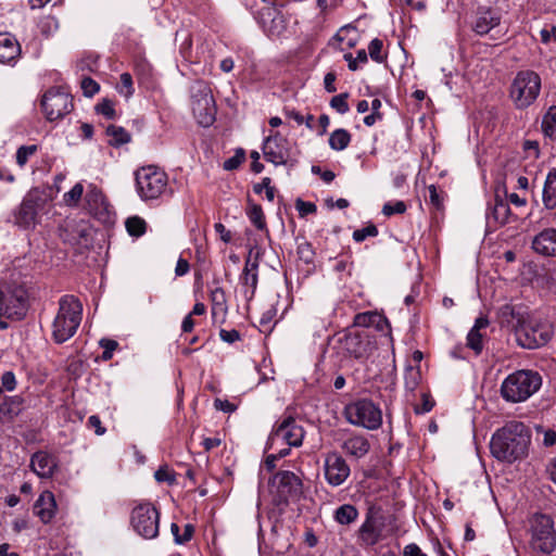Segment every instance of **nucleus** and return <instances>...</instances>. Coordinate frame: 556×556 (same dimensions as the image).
Wrapping results in <instances>:
<instances>
[{
  "instance_id": "f257e3e1",
  "label": "nucleus",
  "mask_w": 556,
  "mask_h": 556,
  "mask_svg": "<svg viewBox=\"0 0 556 556\" xmlns=\"http://www.w3.org/2000/svg\"><path fill=\"white\" fill-rule=\"evenodd\" d=\"M531 432L521 421H509L497 429L490 442L491 454L501 462L514 463L527 456Z\"/></svg>"
},
{
  "instance_id": "f03ea898",
  "label": "nucleus",
  "mask_w": 556,
  "mask_h": 556,
  "mask_svg": "<svg viewBox=\"0 0 556 556\" xmlns=\"http://www.w3.org/2000/svg\"><path fill=\"white\" fill-rule=\"evenodd\" d=\"M399 531L396 517L388 514L377 503H369L364 520L357 529L356 543L363 549H370Z\"/></svg>"
},
{
  "instance_id": "7ed1b4c3",
  "label": "nucleus",
  "mask_w": 556,
  "mask_h": 556,
  "mask_svg": "<svg viewBox=\"0 0 556 556\" xmlns=\"http://www.w3.org/2000/svg\"><path fill=\"white\" fill-rule=\"evenodd\" d=\"M83 318V304L72 294L59 300V309L52 324V339L61 344L70 340L77 331Z\"/></svg>"
},
{
  "instance_id": "20e7f679",
  "label": "nucleus",
  "mask_w": 556,
  "mask_h": 556,
  "mask_svg": "<svg viewBox=\"0 0 556 556\" xmlns=\"http://www.w3.org/2000/svg\"><path fill=\"white\" fill-rule=\"evenodd\" d=\"M542 386V377L538 371L521 369L508 375L502 386L501 394L510 403H519L532 396Z\"/></svg>"
},
{
  "instance_id": "39448f33",
  "label": "nucleus",
  "mask_w": 556,
  "mask_h": 556,
  "mask_svg": "<svg viewBox=\"0 0 556 556\" xmlns=\"http://www.w3.org/2000/svg\"><path fill=\"white\" fill-rule=\"evenodd\" d=\"M136 191L144 201H154L172 192L168 189V176L157 166H141L135 172Z\"/></svg>"
},
{
  "instance_id": "423d86ee",
  "label": "nucleus",
  "mask_w": 556,
  "mask_h": 556,
  "mask_svg": "<svg viewBox=\"0 0 556 556\" xmlns=\"http://www.w3.org/2000/svg\"><path fill=\"white\" fill-rule=\"evenodd\" d=\"M541 88L542 80L536 72L519 71L509 86V99L517 110L528 109L539 98Z\"/></svg>"
},
{
  "instance_id": "0eeeda50",
  "label": "nucleus",
  "mask_w": 556,
  "mask_h": 556,
  "mask_svg": "<svg viewBox=\"0 0 556 556\" xmlns=\"http://www.w3.org/2000/svg\"><path fill=\"white\" fill-rule=\"evenodd\" d=\"M529 546L535 553L548 555L556 548V530L548 515L534 514L529 519Z\"/></svg>"
},
{
  "instance_id": "6e6552de",
  "label": "nucleus",
  "mask_w": 556,
  "mask_h": 556,
  "mask_svg": "<svg viewBox=\"0 0 556 556\" xmlns=\"http://www.w3.org/2000/svg\"><path fill=\"white\" fill-rule=\"evenodd\" d=\"M28 306L29 294L24 285L13 282L0 286V315L21 320L26 316Z\"/></svg>"
},
{
  "instance_id": "1a4fd4ad",
  "label": "nucleus",
  "mask_w": 556,
  "mask_h": 556,
  "mask_svg": "<svg viewBox=\"0 0 556 556\" xmlns=\"http://www.w3.org/2000/svg\"><path fill=\"white\" fill-rule=\"evenodd\" d=\"M517 341L525 349H538L547 344L553 337V326L546 319L529 314L518 327Z\"/></svg>"
},
{
  "instance_id": "9d476101",
  "label": "nucleus",
  "mask_w": 556,
  "mask_h": 556,
  "mask_svg": "<svg viewBox=\"0 0 556 556\" xmlns=\"http://www.w3.org/2000/svg\"><path fill=\"white\" fill-rule=\"evenodd\" d=\"M191 109L199 125L208 127L215 122L216 105L210 84L195 80L190 87Z\"/></svg>"
},
{
  "instance_id": "9b49d317",
  "label": "nucleus",
  "mask_w": 556,
  "mask_h": 556,
  "mask_svg": "<svg viewBox=\"0 0 556 556\" xmlns=\"http://www.w3.org/2000/svg\"><path fill=\"white\" fill-rule=\"evenodd\" d=\"M346 420L357 427L377 430L382 425V412L371 400L362 399L345 406Z\"/></svg>"
},
{
  "instance_id": "f8f14e48",
  "label": "nucleus",
  "mask_w": 556,
  "mask_h": 556,
  "mask_svg": "<svg viewBox=\"0 0 556 556\" xmlns=\"http://www.w3.org/2000/svg\"><path fill=\"white\" fill-rule=\"evenodd\" d=\"M305 435L302 425L292 416H286L278 421L268 438V447L274 450L279 445L299 447Z\"/></svg>"
},
{
  "instance_id": "ddd939ff",
  "label": "nucleus",
  "mask_w": 556,
  "mask_h": 556,
  "mask_svg": "<svg viewBox=\"0 0 556 556\" xmlns=\"http://www.w3.org/2000/svg\"><path fill=\"white\" fill-rule=\"evenodd\" d=\"M270 492L277 505H286L301 497L303 483L295 473L287 470L279 471L271 480Z\"/></svg>"
},
{
  "instance_id": "4468645a",
  "label": "nucleus",
  "mask_w": 556,
  "mask_h": 556,
  "mask_svg": "<svg viewBox=\"0 0 556 556\" xmlns=\"http://www.w3.org/2000/svg\"><path fill=\"white\" fill-rule=\"evenodd\" d=\"M130 523L140 536L154 539L159 535L160 513L149 503L140 504L132 509Z\"/></svg>"
},
{
  "instance_id": "2eb2a0df",
  "label": "nucleus",
  "mask_w": 556,
  "mask_h": 556,
  "mask_svg": "<svg viewBox=\"0 0 556 556\" xmlns=\"http://www.w3.org/2000/svg\"><path fill=\"white\" fill-rule=\"evenodd\" d=\"M41 108L50 122L63 118L73 110L70 94L60 88L49 89L42 97Z\"/></svg>"
},
{
  "instance_id": "dca6fc26",
  "label": "nucleus",
  "mask_w": 556,
  "mask_h": 556,
  "mask_svg": "<svg viewBox=\"0 0 556 556\" xmlns=\"http://www.w3.org/2000/svg\"><path fill=\"white\" fill-rule=\"evenodd\" d=\"M342 350L355 359H367L376 349L375 341L366 330L350 331L340 340Z\"/></svg>"
},
{
  "instance_id": "f3484780",
  "label": "nucleus",
  "mask_w": 556,
  "mask_h": 556,
  "mask_svg": "<svg viewBox=\"0 0 556 556\" xmlns=\"http://www.w3.org/2000/svg\"><path fill=\"white\" fill-rule=\"evenodd\" d=\"M350 475V465L341 454L329 452L325 455L324 476L329 485L333 488L342 485Z\"/></svg>"
},
{
  "instance_id": "a211bd4d",
  "label": "nucleus",
  "mask_w": 556,
  "mask_h": 556,
  "mask_svg": "<svg viewBox=\"0 0 556 556\" xmlns=\"http://www.w3.org/2000/svg\"><path fill=\"white\" fill-rule=\"evenodd\" d=\"M262 150L266 161L275 165L286 164L289 161V142L279 131L270 134L264 140Z\"/></svg>"
},
{
  "instance_id": "6ab92c4d",
  "label": "nucleus",
  "mask_w": 556,
  "mask_h": 556,
  "mask_svg": "<svg viewBox=\"0 0 556 556\" xmlns=\"http://www.w3.org/2000/svg\"><path fill=\"white\" fill-rule=\"evenodd\" d=\"M41 198L37 192H28L14 213L15 224L24 229L33 228L37 224L38 208Z\"/></svg>"
},
{
  "instance_id": "aec40b11",
  "label": "nucleus",
  "mask_w": 556,
  "mask_h": 556,
  "mask_svg": "<svg viewBox=\"0 0 556 556\" xmlns=\"http://www.w3.org/2000/svg\"><path fill=\"white\" fill-rule=\"evenodd\" d=\"M29 467L39 478L49 479L58 469V459L46 451H38L31 455Z\"/></svg>"
},
{
  "instance_id": "412c9836",
  "label": "nucleus",
  "mask_w": 556,
  "mask_h": 556,
  "mask_svg": "<svg viewBox=\"0 0 556 556\" xmlns=\"http://www.w3.org/2000/svg\"><path fill=\"white\" fill-rule=\"evenodd\" d=\"M22 53L21 45L11 33H0V64L15 65Z\"/></svg>"
},
{
  "instance_id": "4be33fe9",
  "label": "nucleus",
  "mask_w": 556,
  "mask_h": 556,
  "mask_svg": "<svg viewBox=\"0 0 556 556\" xmlns=\"http://www.w3.org/2000/svg\"><path fill=\"white\" fill-rule=\"evenodd\" d=\"M536 254L546 257H556V228H546L540 231L531 242Z\"/></svg>"
},
{
  "instance_id": "5701e85b",
  "label": "nucleus",
  "mask_w": 556,
  "mask_h": 556,
  "mask_svg": "<svg viewBox=\"0 0 556 556\" xmlns=\"http://www.w3.org/2000/svg\"><path fill=\"white\" fill-rule=\"evenodd\" d=\"M486 219L489 225L493 223L496 228L515 220L516 217L513 215L508 202L496 194L486 213Z\"/></svg>"
},
{
  "instance_id": "b1692460",
  "label": "nucleus",
  "mask_w": 556,
  "mask_h": 556,
  "mask_svg": "<svg viewBox=\"0 0 556 556\" xmlns=\"http://www.w3.org/2000/svg\"><path fill=\"white\" fill-rule=\"evenodd\" d=\"M529 313L527 309L519 305L505 304L498 309L500 324L503 327H509L517 333L518 327L526 320Z\"/></svg>"
},
{
  "instance_id": "393cba45",
  "label": "nucleus",
  "mask_w": 556,
  "mask_h": 556,
  "mask_svg": "<svg viewBox=\"0 0 556 556\" xmlns=\"http://www.w3.org/2000/svg\"><path fill=\"white\" fill-rule=\"evenodd\" d=\"M489 318L486 316H480L476 319L475 325L467 334V348L472 350L476 355H480L483 350L485 340V330L489 327Z\"/></svg>"
},
{
  "instance_id": "a878e982",
  "label": "nucleus",
  "mask_w": 556,
  "mask_h": 556,
  "mask_svg": "<svg viewBox=\"0 0 556 556\" xmlns=\"http://www.w3.org/2000/svg\"><path fill=\"white\" fill-rule=\"evenodd\" d=\"M56 511V502L54 494L50 491H43L34 504V514L40 518L43 523H49Z\"/></svg>"
},
{
  "instance_id": "bb28decb",
  "label": "nucleus",
  "mask_w": 556,
  "mask_h": 556,
  "mask_svg": "<svg viewBox=\"0 0 556 556\" xmlns=\"http://www.w3.org/2000/svg\"><path fill=\"white\" fill-rule=\"evenodd\" d=\"M258 21L269 36H277L282 29V16L274 7H266L258 13Z\"/></svg>"
},
{
  "instance_id": "cd10ccee",
  "label": "nucleus",
  "mask_w": 556,
  "mask_h": 556,
  "mask_svg": "<svg viewBox=\"0 0 556 556\" xmlns=\"http://www.w3.org/2000/svg\"><path fill=\"white\" fill-rule=\"evenodd\" d=\"M23 397L20 395L7 396L0 388V422L12 421L22 410Z\"/></svg>"
},
{
  "instance_id": "c85d7f7f",
  "label": "nucleus",
  "mask_w": 556,
  "mask_h": 556,
  "mask_svg": "<svg viewBox=\"0 0 556 556\" xmlns=\"http://www.w3.org/2000/svg\"><path fill=\"white\" fill-rule=\"evenodd\" d=\"M343 452L352 457L362 458L370 450V443L364 435H351L341 445Z\"/></svg>"
},
{
  "instance_id": "c756f323",
  "label": "nucleus",
  "mask_w": 556,
  "mask_h": 556,
  "mask_svg": "<svg viewBox=\"0 0 556 556\" xmlns=\"http://www.w3.org/2000/svg\"><path fill=\"white\" fill-rule=\"evenodd\" d=\"M500 25V16L491 11H482L480 12L472 25V29L477 35H486L493 28Z\"/></svg>"
},
{
  "instance_id": "7c9ffc66",
  "label": "nucleus",
  "mask_w": 556,
  "mask_h": 556,
  "mask_svg": "<svg viewBox=\"0 0 556 556\" xmlns=\"http://www.w3.org/2000/svg\"><path fill=\"white\" fill-rule=\"evenodd\" d=\"M542 200L545 208H556V168L549 170L546 176Z\"/></svg>"
},
{
  "instance_id": "2f4dec72",
  "label": "nucleus",
  "mask_w": 556,
  "mask_h": 556,
  "mask_svg": "<svg viewBox=\"0 0 556 556\" xmlns=\"http://www.w3.org/2000/svg\"><path fill=\"white\" fill-rule=\"evenodd\" d=\"M105 135L111 147L119 148L131 141V135L124 127L117 125H109L105 129Z\"/></svg>"
},
{
  "instance_id": "473e14b6",
  "label": "nucleus",
  "mask_w": 556,
  "mask_h": 556,
  "mask_svg": "<svg viewBox=\"0 0 556 556\" xmlns=\"http://www.w3.org/2000/svg\"><path fill=\"white\" fill-rule=\"evenodd\" d=\"M358 509L352 504H343L333 513V519L341 526H350L358 518Z\"/></svg>"
},
{
  "instance_id": "72a5a7b5",
  "label": "nucleus",
  "mask_w": 556,
  "mask_h": 556,
  "mask_svg": "<svg viewBox=\"0 0 556 556\" xmlns=\"http://www.w3.org/2000/svg\"><path fill=\"white\" fill-rule=\"evenodd\" d=\"M247 216L250 222L258 229H267L265 215L260 204L254 203L250 198L248 199V206L245 208Z\"/></svg>"
},
{
  "instance_id": "f704fd0d",
  "label": "nucleus",
  "mask_w": 556,
  "mask_h": 556,
  "mask_svg": "<svg viewBox=\"0 0 556 556\" xmlns=\"http://www.w3.org/2000/svg\"><path fill=\"white\" fill-rule=\"evenodd\" d=\"M240 282L242 285V294L243 298L250 302L255 294L257 282H258V275L257 273H242L240 275Z\"/></svg>"
},
{
  "instance_id": "c9c22d12",
  "label": "nucleus",
  "mask_w": 556,
  "mask_h": 556,
  "mask_svg": "<svg viewBox=\"0 0 556 556\" xmlns=\"http://www.w3.org/2000/svg\"><path fill=\"white\" fill-rule=\"evenodd\" d=\"M351 134L343 128L336 129L329 137V146L332 150L342 151L349 147Z\"/></svg>"
},
{
  "instance_id": "e433bc0d",
  "label": "nucleus",
  "mask_w": 556,
  "mask_h": 556,
  "mask_svg": "<svg viewBox=\"0 0 556 556\" xmlns=\"http://www.w3.org/2000/svg\"><path fill=\"white\" fill-rule=\"evenodd\" d=\"M86 203L90 212H97L104 204L102 191L94 185H90L85 195Z\"/></svg>"
},
{
  "instance_id": "4c0bfd02",
  "label": "nucleus",
  "mask_w": 556,
  "mask_h": 556,
  "mask_svg": "<svg viewBox=\"0 0 556 556\" xmlns=\"http://www.w3.org/2000/svg\"><path fill=\"white\" fill-rule=\"evenodd\" d=\"M542 130L546 137H556V105L548 108L542 119Z\"/></svg>"
},
{
  "instance_id": "58836bf2",
  "label": "nucleus",
  "mask_w": 556,
  "mask_h": 556,
  "mask_svg": "<svg viewBox=\"0 0 556 556\" xmlns=\"http://www.w3.org/2000/svg\"><path fill=\"white\" fill-rule=\"evenodd\" d=\"M126 230L131 237H140L147 230V223L139 216L128 217L125 222Z\"/></svg>"
},
{
  "instance_id": "ea45409f",
  "label": "nucleus",
  "mask_w": 556,
  "mask_h": 556,
  "mask_svg": "<svg viewBox=\"0 0 556 556\" xmlns=\"http://www.w3.org/2000/svg\"><path fill=\"white\" fill-rule=\"evenodd\" d=\"M421 380V374L418 368L408 366L404 374L405 389L413 392L417 389Z\"/></svg>"
},
{
  "instance_id": "a19ab883",
  "label": "nucleus",
  "mask_w": 556,
  "mask_h": 556,
  "mask_svg": "<svg viewBox=\"0 0 556 556\" xmlns=\"http://www.w3.org/2000/svg\"><path fill=\"white\" fill-rule=\"evenodd\" d=\"M84 194V186L80 182H77L70 191L65 192L63 195V201L65 205L70 207H76L81 200Z\"/></svg>"
},
{
  "instance_id": "79ce46f5",
  "label": "nucleus",
  "mask_w": 556,
  "mask_h": 556,
  "mask_svg": "<svg viewBox=\"0 0 556 556\" xmlns=\"http://www.w3.org/2000/svg\"><path fill=\"white\" fill-rule=\"evenodd\" d=\"M368 54L377 63H382L387 59V54L383 53V42L381 39L375 38L369 42Z\"/></svg>"
},
{
  "instance_id": "37998d69",
  "label": "nucleus",
  "mask_w": 556,
  "mask_h": 556,
  "mask_svg": "<svg viewBox=\"0 0 556 556\" xmlns=\"http://www.w3.org/2000/svg\"><path fill=\"white\" fill-rule=\"evenodd\" d=\"M38 151L37 144H30V146H21L16 151V164L20 167H24L28 160L35 155Z\"/></svg>"
},
{
  "instance_id": "c03bdc74",
  "label": "nucleus",
  "mask_w": 556,
  "mask_h": 556,
  "mask_svg": "<svg viewBox=\"0 0 556 556\" xmlns=\"http://www.w3.org/2000/svg\"><path fill=\"white\" fill-rule=\"evenodd\" d=\"M211 301L213 309H219L222 312L227 311L226 293L222 287H216L211 291Z\"/></svg>"
},
{
  "instance_id": "a18cd8bd",
  "label": "nucleus",
  "mask_w": 556,
  "mask_h": 556,
  "mask_svg": "<svg viewBox=\"0 0 556 556\" xmlns=\"http://www.w3.org/2000/svg\"><path fill=\"white\" fill-rule=\"evenodd\" d=\"M117 91L125 98H129L134 93L132 77L129 73H123L121 75L119 85Z\"/></svg>"
},
{
  "instance_id": "49530a36",
  "label": "nucleus",
  "mask_w": 556,
  "mask_h": 556,
  "mask_svg": "<svg viewBox=\"0 0 556 556\" xmlns=\"http://www.w3.org/2000/svg\"><path fill=\"white\" fill-rule=\"evenodd\" d=\"M375 318H378L377 312L358 313L354 317L353 325L356 327L369 328L375 324Z\"/></svg>"
},
{
  "instance_id": "de8ad7c7",
  "label": "nucleus",
  "mask_w": 556,
  "mask_h": 556,
  "mask_svg": "<svg viewBox=\"0 0 556 556\" xmlns=\"http://www.w3.org/2000/svg\"><path fill=\"white\" fill-rule=\"evenodd\" d=\"M96 111L109 119H114L116 116L114 102L110 99H103L96 105Z\"/></svg>"
},
{
  "instance_id": "09e8293b",
  "label": "nucleus",
  "mask_w": 556,
  "mask_h": 556,
  "mask_svg": "<svg viewBox=\"0 0 556 556\" xmlns=\"http://www.w3.org/2000/svg\"><path fill=\"white\" fill-rule=\"evenodd\" d=\"M154 478L157 482H166L169 485L176 483V473L170 470L167 466H161L154 473Z\"/></svg>"
},
{
  "instance_id": "8fccbe9b",
  "label": "nucleus",
  "mask_w": 556,
  "mask_h": 556,
  "mask_svg": "<svg viewBox=\"0 0 556 556\" xmlns=\"http://www.w3.org/2000/svg\"><path fill=\"white\" fill-rule=\"evenodd\" d=\"M348 93H340L334 96L330 101V106L334 109L338 113L345 114L350 110L348 104Z\"/></svg>"
},
{
  "instance_id": "3c124183",
  "label": "nucleus",
  "mask_w": 556,
  "mask_h": 556,
  "mask_svg": "<svg viewBox=\"0 0 556 556\" xmlns=\"http://www.w3.org/2000/svg\"><path fill=\"white\" fill-rule=\"evenodd\" d=\"M378 235V228L374 224L356 229L353 232V239L356 242H363L368 237H376Z\"/></svg>"
},
{
  "instance_id": "603ef678",
  "label": "nucleus",
  "mask_w": 556,
  "mask_h": 556,
  "mask_svg": "<svg viewBox=\"0 0 556 556\" xmlns=\"http://www.w3.org/2000/svg\"><path fill=\"white\" fill-rule=\"evenodd\" d=\"M245 160V153L242 149L236 151L235 155L224 162V169H237Z\"/></svg>"
},
{
  "instance_id": "864d4df0",
  "label": "nucleus",
  "mask_w": 556,
  "mask_h": 556,
  "mask_svg": "<svg viewBox=\"0 0 556 556\" xmlns=\"http://www.w3.org/2000/svg\"><path fill=\"white\" fill-rule=\"evenodd\" d=\"M17 380L13 371H4L1 376V389L8 392H12L16 389Z\"/></svg>"
},
{
  "instance_id": "5fc2aeb1",
  "label": "nucleus",
  "mask_w": 556,
  "mask_h": 556,
  "mask_svg": "<svg viewBox=\"0 0 556 556\" xmlns=\"http://www.w3.org/2000/svg\"><path fill=\"white\" fill-rule=\"evenodd\" d=\"M406 211V204L403 201L388 202L382 207V213L386 216L394 214H403Z\"/></svg>"
},
{
  "instance_id": "6e6d98bb",
  "label": "nucleus",
  "mask_w": 556,
  "mask_h": 556,
  "mask_svg": "<svg viewBox=\"0 0 556 556\" xmlns=\"http://www.w3.org/2000/svg\"><path fill=\"white\" fill-rule=\"evenodd\" d=\"M429 202L437 208H443V191L438 190L434 185L428 187Z\"/></svg>"
},
{
  "instance_id": "4d7b16f0",
  "label": "nucleus",
  "mask_w": 556,
  "mask_h": 556,
  "mask_svg": "<svg viewBox=\"0 0 556 556\" xmlns=\"http://www.w3.org/2000/svg\"><path fill=\"white\" fill-rule=\"evenodd\" d=\"M80 87L86 97H93L100 89L99 84L90 77H83Z\"/></svg>"
},
{
  "instance_id": "13d9d810",
  "label": "nucleus",
  "mask_w": 556,
  "mask_h": 556,
  "mask_svg": "<svg viewBox=\"0 0 556 556\" xmlns=\"http://www.w3.org/2000/svg\"><path fill=\"white\" fill-rule=\"evenodd\" d=\"M100 345L103 349L102 359L109 361L113 356V352L117 349L118 343L112 339H101Z\"/></svg>"
},
{
  "instance_id": "bf43d9fd",
  "label": "nucleus",
  "mask_w": 556,
  "mask_h": 556,
  "mask_svg": "<svg viewBox=\"0 0 556 556\" xmlns=\"http://www.w3.org/2000/svg\"><path fill=\"white\" fill-rule=\"evenodd\" d=\"M299 257L306 264H311L314 261V251L308 242H303L298 247Z\"/></svg>"
},
{
  "instance_id": "052dcab7",
  "label": "nucleus",
  "mask_w": 556,
  "mask_h": 556,
  "mask_svg": "<svg viewBox=\"0 0 556 556\" xmlns=\"http://www.w3.org/2000/svg\"><path fill=\"white\" fill-rule=\"evenodd\" d=\"M295 207L301 216H305L308 214H313L316 212L317 207L312 202H305L301 199H299L295 203Z\"/></svg>"
},
{
  "instance_id": "680f3d73",
  "label": "nucleus",
  "mask_w": 556,
  "mask_h": 556,
  "mask_svg": "<svg viewBox=\"0 0 556 556\" xmlns=\"http://www.w3.org/2000/svg\"><path fill=\"white\" fill-rule=\"evenodd\" d=\"M219 337L224 342L229 344L235 343L241 339L240 332L236 329H220Z\"/></svg>"
},
{
  "instance_id": "e2e57ef3",
  "label": "nucleus",
  "mask_w": 556,
  "mask_h": 556,
  "mask_svg": "<svg viewBox=\"0 0 556 556\" xmlns=\"http://www.w3.org/2000/svg\"><path fill=\"white\" fill-rule=\"evenodd\" d=\"M541 41L544 43L555 42L556 41V27L555 26H545L540 31Z\"/></svg>"
},
{
  "instance_id": "0e129e2a",
  "label": "nucleus",
  "mask_w": 556,
  "mask_h": 556,
  "mask_svg": "<svg viewBox=\"0 0 556 556\" xmlns=\"http://www.w3.org/2000/svg\"><path fill=\"white\" fill-rule=\"evenodd\" d=\"M87 425L89 428L94 430L97 435H103L106 432V429L102 426L101 420L97 415H91L88 418Z\"/></svg>"
},
{
  "instance_id": "69168bd1",
  "label": "nucleus",
  "mask_w": 556,
  "mask_h": 556,
  "mask_svg": "<svg viewBox=\"0 0 556 556\" xmlns=\"http://www.w3.org/2000/svg\"><path fill=\"white\" fill-rule=\"evenodd\" d=\"M434 406V402L430 399L429 395L422 394V403L420 406L415 407L416 414H425L430 412Z\"/></svg>"
},
{
  "instance_id": "338daca9",
  "label": "nucleus",
  "mask_w": 556,
  "mask_h": 556,
  "mask_svg": "<svg viewBox=\"0 0 556 556\" xmlns=\"http://www.w3.org/2000/svg\"><path fill=\"white\" fill-rule=\"evenodd\" d=\"M214 228H215V231L216 233L219 235L220 239L225 242V243H229L232 239V235H231V231L226 229L225 225L222 224V223H216L214 225Z\"/></svg>"
},
{
  "instance_id": "774afa93",
  "label": "nucleus",
  "mask_w": 556,
  "mask_h": 556,
  "mask_svg": "<svg viewBox=\"0 0 556 556\" xmlns=\"http://www.w3.org/2000/svg\"><path fill=\"white\" fill-rule=\"evenodd\" d=\"M403 556H427V555L420 549V547L417 544L410 543L404 547Z\"/></svg>"
}]
</instances>
